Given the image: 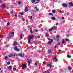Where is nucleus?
<instances>
[{
	"mask_svg": "<svg viewBox=\"0 0 73 73\" xmlns=\"http://www.w3.org/2000/svg\"><path fill=\"white\" fill-rule=\"evenodd\" d=\"M29 39H28V42L29 44H30L31 43V40L33 38H35V35H29L28 36Z\"/></svg>",
	"mask_w": 73,
	"mask_h": 73,
	"instance_id": "obj_1",
	"label": "nucleus"
},
{
	"mask_svg": "<svg viewBox=\"0 0 73 73\" xmlns=\"http://www.w3.org/2000/svg\"><path fill=\"white\" fill-rule=\"evenodd\" d=\"M27 68V66L25 64H23L22 65V69L23 70H25V69H26Z\"/></svg>",
	"mask_w": 73,
	"mask_h": 73,
	"instance_id": "obj_2",
	"label": "nucleus"
},
{
	"mask_svg": "<svg viewBox=\"0 0 73 73\" xmlns=\"http://www.w3.org/2000/svg\"><path fill=\"white\" fill-rule=\"evenodd\" d=\"M14 49L17 52H19V51H20V49H18L17 46H15L14 47Z\"/></svg>",
	"mask_w": 73,
	"mask_h": 73,
	"instance_id": "obj_3",
	"label": "nucleus"
},
{
	"mask_svg": "<svg viewBox=\"0 0 73 73\" xmlns=\"http://www.w3.org/2000/svg\"><path fill=\"white\" fill-rule=\"evenodd\" d=\"M6 6H7L6 5H5V4H3L1 5V8H5Z\"/></svg>",
	"mask_w": 73,
	"mask_h": 73,
	"instance_id": "obj_4",
	"label": "nucleus"
},
{
	"mask_svg": "<svg viewBox=\"0 0 73 73\" xmlns=\"http://www.w3.org/2000/svg\"><path fill=\"white\" fill-rule=\"evenodd\" d=\"M62 7H68V5L65 3L62 4Z\"/></svg>",
	"mask_w": 73,
	"mask_h": 73,
	"instance_id": "obj_5",
	"label": "nucleus"
},
{
	"mask_svg": "<svg viewBox=\"0 0 73 73\" xmlns=\"http://www.w3.org/2000/svg\"><path fill=\"white\" fill-rule=\"evenodd\" d=\"M54 27H52L51 29H50L49 30V32H50V31H52V30H54Z\"/></svg>",
	"mask_w": 73,
	"mask_h": 73,
	"instance_id": "obj_6",
	"label": "nucleus"
},
{
	"mask_svg": "<svg viewBox=\"0 0 73 73\" xmlns=\"http://www.w3.org/2000/svg\"><path fill=\"white\" fill-rule=\"evenodd\" d=\"M12 37H13V36L12 35H11L10 36H7V39H11V38H12Z\"/></svg>",
	"mask_w": 73,
	"mask_h": 73,
	"instance_id": "obj_7",
	"label": "nucleus"
},
{
	"mask_svg": "<svg viewBox=\"0 0 73 73\" xmlns=\"http://www.w3.org/2000/svg\"><path fill=\"white\" fill-rule=\"evenodd\" d=\"M29 10V9H28V8L26 7L24 11L25 12H28V11Z\"/></svg>",
	"mask_w": 73,
	"mask_h": 73,
	"instance_id": "obj_8",
	"label": "nucleus"
},
{
	"mask_svg": "<svg viewBox=\"0 0 73 73\" xmlns=\"http://www.w3.org/2000/svg\"><path fill=\"white\" fill-rule=\"evenodd\" d=\"M47 68H49V67L50 68L52 67V65L50 64H47Z\"/></svg>",
	"mask_w": 73,
	"mask_h": 73,
	"instance_id": "obj_9",
	"label": "nucleus"
},
{
	"mask_svg": "<svg viewBox=\"0 0 73 73\" xmlns=\"http://www.w3.org/2000/svg\"><path fill=\"white\" fill-rule=\"evenodd\" d=\"M19 56L20 57H23L24 56V54H19Z\"/></svg>",
	"mask_w": 73,
	"mask_h": 73,
	"instance_id": "obj_10",
	"label": "nucleus"
},
{
	"mask_svg": "<svg viewBox=\"0 0 73 73\" xmlns=\"http://www.w3.org/2000/svg\"><path fill=\"white\" fill-rule=\"evenodd\" d=\"M13 46H16V45H17V42L16 41L14 42L13 43Z\"/></svg>",
	"mask_w": 73,
	"mask_h": 73,
	"instance_id": "obj_11",
	"label": "nucleus"
},
{
	"mask_svg": "<svg viewBox=\"0 0 73 73\" xmlns=\"http://www.w3.org/2000/svg\"><path fill=\"white\" fill-rule=\"evenodd\" d=\"M56 39L58 41L59 40V39H58V38H59L60 37V36L58 35H56Z\"/></svg>",
	"mask_w": 73,
	"mask_h": 73,
	"instance_id": "obj_12",
	"label": "nucleus"
},
{
	"mask_svg": "<svg viewBox=\"0 0 73 73\" xmlns=\"http://www.w3.org/2000/svg\"><path fill=\"white\" fill-rule=\"evenodd\" d=\"M68 69L69 70H72V67L70 66H69L68 67Z\"/></svg>",
	"mask_w": 73,
	"mask_h": 73,
	"instance_id": "obj_13",
	"label": "nucleus"
},
{
	"mask_svg": "<svg viewBox=\"0 0 73 73\" xmlns=\"http://www.w3.org/2000/svg\"><path fill=\"white\" fill-rule=\"evenodd\" d=\"M28 63L29 65L30 64H31V62H32V60L31 59H30V60L28 61Z\"/></svg>",
	"mask_w": 73,
	"mask_h": 73,
	"instance_id": "obj_14",
	"label": "nucleus"
},
{
	"mask_svg": "<svg viewBox=\"0 0 73 73\" xmlns=\"http://www.w3.org/2000/svg\"><path fill=\"white\" fill-rule=\"evenodd\" d=\"M35 9H36V10L37 11H39V9H37V7H35Z\"/></svg>",
	"mask_w": 73,
	"mask_h": 73,
	"instance_id": "obj_15",
	"label": "nucleus"
},
{
	"mask_svg": "<svg viewBox=\"0 0 73 73\" xmlns=\"http://www.w3.org/2000/svg\"><path fill=\"white\" fill-rule=\"evenodd\" d=\"M31 1L32 3H34L36 2V1L35 0H31Z\"/></svg>",
	"mask_w": 73,
	"mask_h": 73,
	"instance_id": "obj_16",
	"label": "nucleus"
},
{
	"mask_svg": "<svg viewBox=\"0 0 73 73\" xmlns=\"http://www.w3.org/2000/svg\"><path fill=\"white\" fill-rule=\"evenodd\" d=\"M67 57L68 58H71V56L68 54L67 55Z\"/></svg>",
	"mask_w": 73,
	"mask_h": 73,
	"instance_id": "obj_17",
	"label": "nucleus"
},
{
	"mask_svg": "<svg viewBox=\"0 0 73 73\" xmlns=\"http://www.w3.org/2000/svg\"><path fill=\"white\" fill-rule=\"evenodd\" d=\"M62 44H64V43H65V40H64V39H62Z\"/></svg>",
	"mask_w": 73,
	"mask_h": 73,
	"instance_id": "obj_18",
	"label": "nucleus"
},
{
	"mask_svg": "<svg viewBox=\"0 0 73 73\" xmlns=\"http://www.w3.org/2000/svg\"><path fill=\"white\" fill-rule=\"evenodd\" d=\"M69 4H70V5H71V6H72L73 7V4L72 2H70L69 3Z\"/></svg>",
	"mask_w": 73,
	"mask_h": 73,
	"instance_id": "obj_19",
	"label": "nucleus"
},
{
	"mask_svg": "<svg viewBox=\"0 0 73 73\" xmlns=\"http://www.w3.org/2000/svg\"><path fill=\"white\" fill-rule=\"evenodd\" d=\"M52 52V51L50 50H48V53H50Z\"/></svg>",
	"mask_w": 73,
	"mask_h": 73,
	"instance_id": "obj_20",
	"label": "nucleus"
},
{
	"mask_svg": "<svg viewBox=\"0 0 73 73\" xmlns=\"http://www.w3.org/2000/svg\"><path fill=\"white\" fill-rule=\"evenodd\" d=\"M49 16H51V15H53V14H52V13H48Z\"/></svg>",
	"mask_w": 73,
	"mask_h": 73,
	"instance_id": "obj_21",
	"label": "nucleus"
},
{
	"mask_svg": "<svg viewBox=\"0 0 73 73\" xmlns=\"http://www.w3.org/2000/svg\"><path fill=\"white\" fill-rule=\"evenodd\" d=\"M8 68L10 70H11V69H12V67H11V66H9L8 67Z\"/></svg>",
	"mask_w": 73,
	"mask_h": 73,
	"instance_id": "obj_22",
	"label": "nucleus"
},
{
	"mask_svg": "<svg viewBox=\"0 0 73 73\" xmlns=\"http://www.w3.org/2000/svg\"><path fill=\"white\" fill-rule=\"evenodd\" d=\"M52 12L53 13H54L56 12V11L54 10H52Z\"/></svg>",
	"mask_w": 73,
	"mask_h": 73,
	"instance_id": "obj_23",
	"label": "nucleus"
},
{
	"mask_svg": "<svg viewBox=\"0 0 73 73\" xmlns=\"http://www.w3.org/2000/svg\"><path fill=\"white\" fill-rule=\"evenodd\" d=\"M9 25H10V23L9 22V23H7L6 26H7V27L8 26H9Z\"/></svg>",
	"mask_w": 73,
	"mask_h": 73,
	"instance_id": "obj_24",
	"label": "nucleus"
},
{
	"mask_svg": "<svg viewBox=\"0 0 73 73\" xmlns=\"http://www.w3.org/2000/svg\"><path fill=\"white\" fill-rule=\"evenodd\" d=\"M20 38H23V35H22V34H21L20 35Z\"/></svg>",
	"mask_w": 73,
	"mask_h": 73,
	"instance_id": "obj_25",
	"label": "nucleus"
},
{
	"mask_svg": "<svg viewBox=\"0 0 73 73\" xmlns=\"http://www.w3.org/2000/svg\"><path fill=\"white\" fill-rule=\"evenodd\" d=\"M13 55L12 54H10L9 55V57H12Z\"/></svg>",
	"mask_w": 73,
	"mask_h": 73,
	"instance_id": "obj_26",
	"label": "nucleus"
},
{
	"mask_svg": "<svg viewBox=\"0 0 73 73\" xmlns=\"http://www.w3.org/2000/svg\"><path fill=\"white\" fill-rule=\"evenodd\" d=\"M52 20H56V18L54 17H53L52 18Z\"/></svg>",
	"mask_w": 73,
	"mask_h": 73,
	"instance_id": "obj_27",
	"label": "nucleus"
},
{
	"mask_svg": "<svg viewBox=\"0 0 73 73\" xmlns=\"http://www.w3.org/2000/svg\"><path fill=\"white\" fill-rule=\"evenodd\" d=\"M46 37H49V35L47 34L46 35Z\"/></svg>",
	"mask_w": 73,
	"mask_h": 73,
	"instance_id": "obj_28",
	"label": "nucleus"
},
{
	"mask_svg": "<svg viewBox=\"0 0 73 73\" xmlns=\"http://www.w3.org/2000/svg\"><path fill=\"white\" fill-rule=\"evenodd\" d=\"M5 60H6V59H7V58H8V57L7 56H5Z\"/></svg>",
	"mask_w": 73,
	"mask_h": 73,
	"instance_id": "obj_29",
	"label": "nucleus"
},
{
	"mask_svg": "<svg viewBox=\"0 0 73 73\" xmlns=\"http://www.w3.org/2000/svg\"><path fill=\"white\" fill-rule=\"evenodd\" d=\"M65 40L66 41H67V42H68V41H69V39H67V38H66L65 39Z\"/></svg>",
	"mask_w": 73,
	"mask_h": 73,
	"instance_id": "obj_30",
	"label": "nucleus"
},
{
	"mask_svg": "<svg viewBox=\"0 0 73 73\" xmlns=\"http://www.w3.org/2000/svg\"><path fill=\"white\" fill-rule=\"evenodd\" d=\"M18 3L19 5H21V2L20 1L18 2Z\"/></svg>",
	"mask_w": 73,
	"mask_h": 73,
	"instance_id": "obj_31",
	"label": "nucleus"
},
{
	"mask_svg": "<svg viewBox=\"0 0 73 73\" xmlns=\"http://www.w3.org/2000/svg\"><path fill=\"white\" fill-rule=\"evenodd\" d=\"M13 70L15 71V70H16V68H13Z\"/></svg>",
	"mask_w": 73,
	"mask_h": 73,
	"instance_id": "obj_32",
	"label": "nucleus"
},
{
	"mask_svg": "<svg viewBox=\"0 0 73 73\" xmlns=\"http://www.w3.org/2000/svg\"><path fill=\"white\" fill-rule=\"evenodd\" d=\"M7 64L8 65H9L11 64V63L10 62H7Z\"/></svg>",
	"mask_w": 73,
	"mask_h": 73,
	"instance_id": "obj_33",
	"label": "nucleus"
},
{
	"mask_svg": "<svg viewBox=\"0 0 73 73\" xmlns=\"http://www.w3.org/2000/svg\"><path fill=\"white\" fill-rule=\"evenodd\" d=\"M10 34H12V35H14V32H11L10 33Z\"/></svg>",
	"mask_w": 73,
	"mask_h": 73,
	"instance_id": "obj_34",
	"label": "nucleus"
},
{
	"mask_svg": "<svg viewBox=\"0 0 73 73\" xmlns=\"http://www.w3.org/2000/svg\"><path fill=\"white\" fill-rule=\"evenodd\" d=\"M48 43L49 44H50L51 43V41H48Z\"/></svg>",
	"mask_w": 73,
	"mask_h": 73,
	"instance_id": "obj_35",
	"label": "nucleus"
},
{
	"mask_svg": "<svg viewBox=\"0 0 73 73\" xmlns=\"http://www.w3.org/2000/svg\"><path fill=\"white\" fill-rule=\"evenodd\" d=\"M50 41H51V42H53V39H51L50 40Z\"/></svg>",
	"mask_w": 73,
	"mask_h": 73,
	"instance_id": "obj_36",
	"label": "nucleus"
},
{
	"mask_svg": "<svg viewBox=\"0 0 73 73\" xmlns=\"http://www.w3.org/2000/svg\"><path fill=\"white\" fill-rule=\"evenodd\" d=\"M53 39L54 40H56V37L55 36H54L53 37Z\"/></svg>",
	"mask_w": 73,
	"mask_h": 73,
	"instance_id": "obj_37",
	"label": "nucleus"
},
{
	"mask_svg": "<svg viewBox=\"0 0 73 73\" xmlns=\"http://www.w3.org/2000/svg\"><path fill=\"white\" fill-rule=\"evenodd\" d=\"M10 13L11 14H13V11H11L10 12Z\"/></svg>",
	"mask_w": 73,
	"mask_h": 73,
	"instance_id": "obj_38",
	"label": "nucleus"
},
{
	"mask_svg": "<svg viewBox=\"0 0 73 73\" xmlns=\"http://www.w3.org/2000/svg\"><path fill=\"white\" fill-rule=\"evenodd\" d=\"M43 64H46V62L45 61H44L43 62Z\"/></svg>",
	"mask_w": 73,
	"mask_h": 73,
	"instance_id": "obj_39",
	"label": "nucleus"
},
{
	"mask_svg": "<svg viewBox=\"0 0 73 73\" xmlns=\"http://www.w3.org/2000/svg\"><path fill=\"white\" fill-rule=\"evenodd\" d=\"M30 32L31 33V34H32L33 33V31H32L30 30Z\"/></svg>",
	"mask_w": 73,
	"mask_h": 73,
	"instance_id": "obj_40",
	"label": "nucleus"
},
{
	"mask_svg": "<svg viewBox=\"0 0 73 73\" xmlns=\"http://www.w3.org/2000/svg\"><path fill=\"white\" fill-rule=\"evenodd\" d=\"M55 60H56L55 62H56V61H58V60L57 59V58H56V59H55Z\"/></svg>",
	"mask_w": 73,
	"mask_h": 73,
	"instance_id": "obj_41",
	"label": "nucleus"
},
{
	"mask_svg": "<svg viewBox=\"0 0 73 73\" xmlns=\"http://www.w3.org/2000/svg\"><path fill=\"white\" fill-rule=\"evenodd\" d=\"M35 65H37V62H35Z\"/></svg>",
	"mask_w": 73,
	"mask_h": 73,
	"instance_id": "obj_42",
	"label": "nucleus"
},
{
	"mask_svg": "<svg viewBox=\"0 0 73 73\" xmlns=\"http://www.w3.org/2000/svg\"><path fill=\"white\" fill-rule=\"evenodd\" d=\"M47 39L48 40H49V41H50V38H47Z\"/></svg>",
	"mask_w": 73,
	"mask_h": 73,
	"instance_id": "obj_43",
	"label": "nucleus"
},
{
	"mask_svg": "<svg viewBox=\"0 0 73 73\" xmlns=\"http://www.w3.org/2000/svg\"><path fill=\"white\" fill-rule=\"evenodd\" d=\"M8 46H9V45H6V47H8Z\"/></svg>",
	"mask_w": 73,
	"mask_h": 73,
	"instance_id": "obj_44",
	"label": "nucleus"
},
{
	"mask_svg": "<svg viewBox=\"0 0 73 73\" xmlns=\"http://www.w3.org/2000/svg\"><path fill=\"white\" fill-rule=\"evenodd\" d=\"M47 72L48 73H50V72H49V71L48 70H47Z\"/></svg>",
	"mask_w": 73,
	"mask_h": 73,
	"instance_id": "obj_45",
	"label": "nucleus"
},
{
	"mask_svg": "<svg viewBox=\"0 0 73 73\" xmlns=\"http://www.w3.org/2000/svg\"><path fill=\"white\" fill-rule=\"evenodd\" d=\"M21 15H23V13H21Z\"/></svg>",
	"mask_w": 73,
	"mask_h": 73,
	"instance_id": "obj_46",
	"label": "nucleus"
},
{
	"mask_svg": "<svg viewBox=\"0 0 73 73\" xmlns=\"http://www.w3.org/2000/svg\"><path fill=\"white\" fill-rule=\"evenodd\" d=\"M56 56H54V59L55 60V59H56Z\"/></svg>",
	"mask_w": 73,
	"mask_h": 73,
	"instance_id": "obj_47",
	"label": "nucleus"
},
{
	"mask_svg": "<svg viewBox=\"0 0 73 73\" xmlns=\"http://www.w3.org/2000/svg\"><path fill=\"white\" fill-rule=\"evenodd\" d=\"M56 25H58V23H56Z\"/></svg>",
	"mask_w": 73,
	"mask_h": 73,
	"instance_id": "obj_48",
	"label": "nucleus"
},
{
	"mask_svg": "<svg viewBox=\"0 0 73 73\" xmlns=\"http://www.w3.org/2000/svg\"><path fill=\"white\" fill-rule=\"evenodd\" d=\"M59 13H62V11L61 10L59 11Z\"/></svg>",
	"mask_w": 73,
	"mask_h": 73,
	"instance_id": "obj_49",
	"label": "nucleus"
},
{
	"mask_svg": "<svg viewBox=\"0 0 73 73\" xmlns=\"http://www.w3.org/2000/svg\"><path fill=\"white\" fill-rule=\"evenodd\" d=\"M62 19H65V18L64 17H62Z\"/></svg>",
	"mask_w": 73,
	"mask_h": 73,
	"instance_id": "obj_50",
	"label": "nucleus"
},
{
	"mask_svg": "<svg viewBox=\"0 0 73 73\" xmlns=\"http://www.w3.org/2000/svg\"><path fill=\"white\" fill-rule=\"evenodd\" d=\"M41 31H43V29L41 28Z\"/></svg>",
	"mask_w": 73,
	"mask_h": 73,
	"instance_id": "obj_51",
	"label": "nucleus"
},
{
	"mask_svg": "<svg viewBox=\"0 0 73 73\" xmlns=\"http://www.w3.org/2000/svg\"><path fill=\"white\" fill-rule=\"evenodd\" d=\"M22 20H23V21H24V20H25V19H24V18H23L22 19Z\"/></svg>",
	"mask_w": 73,
	"mask_h": 73,
	"instance_id": "obj_52",
	"label": "nucleus"
},
{
	"mask_svg": "<svg viewBox=\"0 0 73 73\" xmlns=\"http://www.w3.org/2000/svg\"><path fill=\"white\" fill-rule=\"evenodd\" d=\"M38 3V2H36L35 3V4H37V3Z\"/></svg>",
	"mask_w": 73,
	"mask_h": 73,
	"instance_id": "obj_53",
	"label": "nucleus"
},
{
	"mask_svg": "<svg viewBox=\"0 0 73 73\" xmlns=\"http://www.w3.org/2000/svg\"><path fill=\"white\" fill-rule=\"evenodd\" d=\"M38 31L37 30H35V32H38Z\"/></svg>",
	"mask_w": 73,
	"mask_h": 73,
	"instance_id": "obj_54",
	"label": "nucleus"
},
{
	"mask_svg": "<svg viewBox=\"0 0 73 73\" xmlns=\"http://www.w3.org/2000/svg\"><path fill=\"white\" fill-rule=\"evenodd\" d=\"M2 36V35H0V38H1V36Z\"/></svg>",
	"mask_w": 73,
	"mask_h": 73,
	"instance_id": "obj_55",
	"label": "nucleus"
},
{
	"mask_svg": "<svg viewBox=\"0 0 73 73\" xmlns=\"http://www.w3.org/2000/svg\"><path fill=\"white\" fill-rule=\"evenodd\" d=\"M33 18V17L32 16H31L30 18V19H32V18Z\"/></svg>",
	"mask_w": 73,
	"mask_h": 73,
	"instance_id": "obj_56",
	"label": "nucleus"
},
{
	"mask_svg": "<svg viewBox=\"0 0 73 73\" xmlns=\"http://www.w3.org/2000/svg\"><path fill=\"white\" fill-rule=\"evenodd\" d=\"M4 22H6L7 21V20H4Z\"/></svg>",
	"mask_w": 73,
	"mask_h": 73,
	"instance_id": "obj_57",
	"label": "nucleus"
},
{
	"mask_svg": "<svg viewBox=\"0 0 73 73\" xmlns=\"http://www.w3.org/2000/svg\"><path fill=\"white\" fill-rule=\"evenodd\" d=\"M2 2V1L1 0H0V3H1Z\"/></svg>",
	"mask_w": 73,
	"mask_h": 73,
	"instance_id": "obj_58",
	"label": "nucleus"
},
{
	"mask_svg": "<svg viewBox=\"0 0 73 73\" xmlns=\"http://www.w3.org/2000/svg\"><path fill=\"white\" fill-rule=\"evenodd\" d=\"M15 17H17V15H16V14L15 15Z\"/></svg>",
	"mask_w": 73,
	"mask_h": 73,
	"instance_id": "obj_59",
	"label": "nucleus"
},
{
	"mask_svg": "<svg viewBox=\"0 0 73 73\" xmlns=\"http://www.w3.org/2000/svg\"><path fill=\"white\" fill-rule=\"evenodd\" d=\"M54 48H57V46H55Z\"/></svg>",
	"mask_w": 73,
	"mask_h": 73,
	"instance_id": "obj_60",
	"label": "nucleus"
},
{
	"mask_svg": "<svg viewBox=\"0 0 73 73\" xmlns=\"http://www.w3.org/2000/svg\"><path fill=\"white\" fill-rule=\"evenodd\" d=\"M37 38H40V36H37Z\"/></svg>",
	"mask_w": 73,
	"mask_h": 73,
	"instance_id": "obj_61",
	"label": "nucleus"
},
{
	"mask_svg": "<svg viewBox=\"0 0 73 73\" xmlns=\"http://www.w3.org/2000/svg\"><path fill=\"white\" fill-rule=\"evenodd\" d=\"M60 44H61L60 42H59L58 44V45H60Z\"/></svg>",
	"mask_w": 73,
	"mask_h": 73,
	"instance_id": "obj_62",
	"label": "nucleus"
},
{
	"mask_svg": "<svg viewBox=\"0 0 73 73\" xmlns=\"http://www.w3.org/2000/svg\"><path fill=\"white\" fill-rule=\"evenodd\" d=\"M30 31H32V28H30Z\"/></svg>",
	"mask_w": 73,
	"mask_h": 73,
	"instance_id": "obj_63",
	"label": "nucleus"
},
{
	"mask_svg": "<svg viewBox=\"0 0 73 73\" xmlns=\"http://www.w3.org/2000/svg\"><path fill=\"white\" fill-rule=\"evenodd\" d=\"M53 2H55V0H53Z\"/></svg>",
	"mask_w": 73,
	"mask_h": 73,
	"instance_id": "obj_64",
	"label": "nucleus"
}]
</instances>
